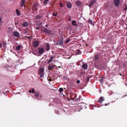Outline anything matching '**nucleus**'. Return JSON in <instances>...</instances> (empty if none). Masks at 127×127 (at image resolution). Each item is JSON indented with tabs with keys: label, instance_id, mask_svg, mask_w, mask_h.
<instances>
[{
	"label": "nucleus",
	"instance_id": "nucleus-19",
	"mask_svg": "<svg viewBox=\"0 0 127 127\" xmlns=\"http://www.w3.org/2000/svg\"><path fill=\"white\" fill-rule=\"evenodd\" d=\"M53 56H51L50 58V59L47 62V63L48 64H49L53 60Z\"/></svg>",
	"mask_w": 127,
	"mask_h": 127
},
{
	"label": "nucleus",
	"instance_id": "nucleus-31",
	"mask_svg": "<svg viewBox=\"0 0 127 127\" xmlns=\"http://www.w3.org/2000/svg\"><path fill=\"white\" fill-rule=\"evenodd\" d=\"M60 6L61 7H63V5L62 3V2H61L60 3Z\"/></svg>",
	"mask_w": 127,
	"mask_h": 127
},
{
	"label": "nucleus",
	"instance_id": "nucleus-47",
	"mask_svg": "<svg viewBox=\"0 0 127 127\" xmlns=\"http://www.w3.org/2000/svg\"><path fill=\"white\" fill-rule=\"evenodd\" d=\"M48 25H46L45 26L46 27H47L48 26Z\"/></svg>",
	"mask_w": 127,
	"mask_h": 127
},
{
	"label": "nucleus",
	"instance_id": "nucleus-56",
	"mask_svg": "<svg viewBox=\"0 0 127 127\" xmlns=\"http://www.w3.org/2000/svg\"><path fill=\"white\" fill-rule=\"evenodd\" d=\"M59 68H60V66H59Z\"/></svg>",
	"mask_w": 127,
	"mask_h": 127
},
{
	"label": "nucleus",
	"instance_id": "nucleus-16",
	"mask_svg": "<svg viewBox=\"0 0 127 127\" xmlns=\"http://www.w3.org/2000/svg\"><path fill=\"white\" fill-rule=\"evenodd\" d=\"M54 66H55L54 65H49L48 66V69L50 70H52L53 68H54Z\"/></svg>",
	"mask_w": 127,
	"mask_h": 127
},
{
	"label": "nucleus",
	"instance_id": "nucleus-33",
	"mask_svg": "<svg viewBox=\"0 0 127 127\" xmlns=\"http://www.w3.org/2000/svg\"><path fill=\"white\" fill-rule=\"evenodd\" d=\"M88 22L89 23H91L92 22V20H89Z\"/></svg>",
	"mask_w": 127,
	"mask_h": 127
},
{
	"label": "nucleus",
	"instance_id": "nucleus-52",
	"mask_svg": "<svg viewBox=\"0 0 127 127\" xmlns=\"http://www.w3.org/2000/svg\"><path fill=\"white\" fill-rule=\"evenodd\" d=\"M25 30L26 31V30H27V29H25Z\"/></svg>",
	"mask_w": 127,
	"mask_h": 127
},
{
	"label": "nucleus",
	"instance_id": "nucleus-51",
	"mask_svg": "<svg viewBox=\"0 0 127 127\" xmlns=\"http://www.w3.org/2000/svg\"><path fill=\"white\" fill-rule=\"evenodd\" d=\"M127 96V95H124V97L126 96Z\"/></svg>",
	"mask_w": 127,
	"mask_h": 127
},
{
	"label": "nucleus",
	"instance_id": "nucleus-34",
	"mask_svg": "<svg viewBox=\"0 0 127 127\" xmlns=\"http://www.w3.org/2000/svg\"><path fill=\"white\" fill-rule=\"evenodd\" d=\"M103 79H100V82L101 83L102 82H103Z\"/></svg>",
	"mask_w": 127,
	"mask_h": 127
},
{
	"label": "nucleus",
	"instance_id": "nucleus-40",
	"mask_svg": "<svg viewBox=\"0 0 127 127\" xmlns=\"http://www.w3.org/2000/svg\"><path fill=\"white\" fill-rule=\"evenodd\" d=\"M109 104V103H108L107 104L106 103L105 104V106H106L107 105H108Z\"/></svg>",
	"mask_w": 127,
	"mask_h": 127
},
{
	"label": "nucleus",
	"instance_id": "nucleus-18",
	"mask_svg": "<svg viewBox=\"0 0 127 127\" xmlns=\"http://www.w3.org/2000/svg\"><path fill=\"white\" fill-rule=\"evenodd\" d=\"M76 21L75 20H74L71 22V24L74 26H77V25L76 24Z\"/></svg>",
	"mask_w": 127,
	"mask_h": 127
},
{
	"label": "nucleus",
	"instance_id": "nucleus-44",
	"mask_svg": "<svg viewBox=\"0 0 127 127\" xmlns=\"http://www.w3.org/2000/svg\"><path fill=\"white\" fill-rule=\"evenodd\" d=\"M2 44L1 43H0V48H1V46Z\"/></svg>",
	"mask_w": 127,
	"mask_h": 127
},
{
	"label": "nucleus",
	"instance_id": "nucleus-32",
	"mask_svg": "<svg viewBox=\"0 0 127 127\" xmlns=\"http://www.w3.org/2000/svg\"><path fill=\"white\" fill-rule=\"evenodd\" d=\"M53 15L54 16H57V14L55 13H53Z\"/></svg>",
	"mask_w": 127,
	"mask_h": 127
},
{
	"label": "nucleus",
	"instance_id": "nucleus-26",
	"mask_svg": "<svg viewBox=\"0 0 127 127\" xmlns=\"http://www.w3.org/2000/svg\"><path fill=\"white\" fill-rule=\"evenodd\" d=\"M41 17L40 16L38 15L36 16V19H39L41 18Z\"/></svg>",
	"mask_w": 127,
	"mask_h": 127
},
{
	"label": "nucleus",
	"instance_id": "nucleus-24",
	"mask_svg": "<svg viewBox=\"0 0 127 127\" xmlns=\"http://www.w3.org/2000/svg\"><path fill=\"white\" fill-rule=\"evenodd\" d=\"M50 0H44L43 2V3L44 5H46L47 3V2Z\"/></svg>",
	"mask_w": 127,
	"mask_h": 127
},
{
	"label": "nucleus",
	"instance_id": "nucleus-37",
	"mask_svg": "<svg viewBox=\"0 0 127 127\" xmlns=\"http://www.w3.org/2000/svg\"><path fill=\"white\" fill-rule=\"evenodd\" d=\"M87 81H89V77H88L87 78Z\"/></svg>",
	"mask_w": 127,
	"mask_h": 127
},
{
	"label": "nucleus",
	"instance_id": "nucleus-4",
	"mask_svg": "<svg viewBox=\"0 0 127 127\" xmlns=\"http://www.w3.org/2000/svg\"><path fill=\"white\" fill-rule=\"evenodd\" d=\"M38 49L39 53L40 55H42L45 51L43 48L42 47L38 48Z\"/></svg>",
	"mask_w": 127,
	"mask_h": 127
},
{
	"label": "nucleus",
	"instance_id": "nucleus-48",
	"mask_svg": "<svg viewBox=\"0 0 127 127\" xmlns=\"http://www.w3.org/2000/svg\"><path fill=\"white\" fill-rule=\"evenodd\" d=\"M6 44H5V45L4 44V47H5V46H6Z\"/></svg>",
	"mask_w": 127,
	"mask_h": 127
},
{
	"label": "nucleus",
	"instance_id": "nucleus-50",
	"mask_svg": "<svg viewBox=\"0 0 127 127\" xmlns=\"http://www.w3.org/2000/svg\"><path fill=\"white\" fill-rule=\"evenodd\" d=\"M126 29L127 30V26L126 27Z\"/></svg>",
	"mask_w": 127,
	"mask_h": 127
},
{
	"label": "nucleus",
	"instance_id": "nucleus-14",
	"mask_svg": "<svg viewBox=\"0 0 127 127\" xmlns=\"http://www.w3.org/2000/svg\"><path fill=\"white\" fill-rule=\"evenodd\" d=\"M82 67L84 69H86L87 68L88 65L86 64L83 63L82 65Z\"/></svg>",
	"mask_w": 127,
	"mask_h": 127
},
{
	"label": "nucleus",
	"instance_id": "nucleus-20",
	"mask_svg": "<svg viewBox=\"0 0 127 127\" xmlns=\"http://www.w3.org/2000/svg\"><path fill=\"white\" fill-rule=\"evenodd\" d=\"M76 4L77 6H79L81 4V2L80 1H77L76 2Z\"/></svg>",
	"mask_w": 127,
	"mask_h": 127
},
{
	"label": "nucleus",
	"instance_id": "nucleus-55",
	"mask_svg": "<svg viewBox=\"0 0 127 127\" xmlns=\"http://www.w3.org/2000/svg\"><path fill=\"white\" fill-rule=\"evenodd\" d=\"M26 33V32H25V33Z\"/></svg>",
	"mask_w": 127,
	"mask_h": 127
},
{
	"label": "nucleus",
	"instance_id": "nucleus-9",
	"mask_svg": "<svg viewBox=\"0 0 127 127\" xmlns=\"http://www.w3.org/2000/svg\"><path fill=\"white\" fill-rule=\"evenodd\" d=\"M32 93H35L34 95L36 97H38L39 95V93L38 92H35L34 91V89H32Z\"/></svg>",
	"mask_w": 127,
	"mask_h": 127
},
{
	"label": "nucleus",
	"instance_id": "nucleus-27",
	"mask_svg": "<svg viewBox=\"0 0 127 127\" xmlns=\"http://www.w3.org/2000/svg\"><path fill=\"white\" fill-rule=\"evenodd\" d=\"M127 9V5L126 4H125L124 6V10H126Z\"/></svg>",
	"mask_w": 127,
	"mask_h": 127
},
{
	"label": "nucleus",
	"instance_id": "nucleus-11",
	"mask_svg": "<svg viewBox=\"0 0 127 127\" xmlns=\"http://www.w3.org/2000/svg\"><path fill=\"white\" fill-rule=\"evenodd\" d=\"M70 96L72 98H75L76 97L77 95L76 94L74 93H71L70 94Z\"/></svg>",
	"mask_w": 127,
	"mask_h": 127
},
{
	"label": "nucleus",
	"instance_id": "nucleus-35",
	"mask_svg": "<svg viewBox=\"0 0 127 127\" xmlns=\"http://www.w3.org/2000/svg\"><path fill=\"white\" fill-rule=\"evenodd\" d=\"M80 81L79 80H78L77 81V84H79L80 83Z\"/></svg>",
	"mask_w": 127,
	"mask_h": 127
},
{
	"label": "nucleus",
	"instance_id": "nucleus-46",
	"mask_svg": "<svg viewBox=\"0 0 127 127\" xmlns=\"http://www.w3.org/2000/svg\"><path fill=\"white\" fill-rule=\"evenodd\" d=\"M57 114H59V111H58V112H57V113H56Z\"/></svg>",
	"mask_w": 127,
	"mask_h": 127
},
{
	"label": "nucleus",
	"instance_id": "nucleus-10",
	"mask_svg": "<svg viewBox=\"0 0 127 127\" xmlns=\"http://www.w3.org/2000/svg\"><path fill=\"white\" fill-rule=\"evenodd\" d=\"M45 49L47 51H48L50 49V47L49 44L48 43L46 44L45 45Z\"/></svg>",
	"mask_w": 127,
	"mask_h": 127
},
{
	"label": "nucleus",
	"instance_id": "nucleus-42",
	"mask_svg": "<svg viewBox=\"0 0 127 127\" xmlns=\"http://www.w3.org/2000/svg\"><path fill=\"white\" fill-rule=\"evenodd\" d=\"M1 18H0V23H1Z\"/></svg>",
	"mask_w": 127,
	"mask_h": 127
},
{
	"label": "nucleus",
	"instance_id": "nucleus-54",
	"mask_svg": "<svg viewBox=\"0 0 127 127\" xmlns=\"http://www.w3.org/2000/svg\"><path fill=\"white\" fill-rule=\"evenodd\" d=\"M4 95H5V93H4Z\"/></svg>",
	"mask_w": 127,
	"mask_h": 127
},
{
	"label": "nucleus",
	"instance_id": "nucleus-22",
	"mask_svg": "<svg viewBox=\"0 0 127 127\" xmlns=\"http://www.w3.org/2000/svg\"><path fill=\"white\" fill-rule=\"evenodd\" d=\"M22 25L24 27H26L28 25V23L26 22H25L22 24Z\"/></svg>",
	"mask_w": 127,
	"mask_h": 127
},
{
	"label": "nucleus",
	"instance_id": "nucleus-28",
	"mask_svg": "<svg viewBox=\"0 0 127 127\" xmlns=\"http://www.w3.org/2000/svg\"><path fill=\"white\" fill-rule=\"evenodd\" d=\"M70 40V39H68L65 42V44L69 42V41Z\"/></svg>",
	"mask_w": 127,
	"mask_h": 127
},
{
	"label": "nucleus",
	"instance_id": "nucleus-58",
	"mask_svg": "<svg viewBox=\"0 0 127 127\" xmlns=\"http://www.w3.org/2000/svg\"><path fill=\"white\" fill-rule=\"evenodd\" d=\"M10 84H11V83H10Z\"/></svg>",
	"mask_w": 127,
	"mask_h": 127
},
{
	"label": "nucleus",
	"instance_id": "nucleus-25",
	"mask_svg": "<svg viewBox=\"0 0 127 127\" xmlns=\"http://www.w3.org/2000/svg\"><path fill=\"white\" fill-rule=\"evenodd\" d=\"M16 13H17V15L19 16L20 15V12L18 10V9H17L16 10Z\"/></svg>",
	"mask_w": 127,
	"mask_h": 127
},
{
	"label": "nucleus",
	"instance_id": "nucleus-53",
	"mask_svg": "<svg viewBox=\"0 0 127 127\" xmlns=\"http://www.w3.org/2000/svg\"><path fill=\"white\" fill-rule=\"evenodd\" d=\"M1 90H0V93H1Z\"/></svg>",
	"mask_w": 127,
	"mask_h": 127
},
{
	"label": "nucleus",
	"instance_id": "nucleus-29",
	"mask_svg": "<svg viewBox=\"0 0 127 127\" xmlns=\"http://www.w3.org/2000/svg\"><path fill=\"white\" fill-rule=\"evenodd\" d=\"M63 91V89L62 88H59V91L60 92H62Z\"/></svg>",
	"mask_w": 127,
	"mask_h": 127
},
{
	"label": "nucleus",
	"instance_id": "nucleus-38",
	"mask_svg": "<svg viewBox=\"0 0 127 127\" xmlns=\"http://www.w3.org/2000/svg\"><path fill=\"white\" fill-rule=\"evenodd\" d=\"M26 37H27V38H31V37L30 36H26Z\"/></svg>",
	"mask_w": 127,
	"mask_h": 127
},
{
	"label": "nucleus",
	"instance_id": "nucleus-23",
	"mask_svg": "<svg viewBox=\"0 0 127 127\" xmlns=\"http://www.w3.org/2000/svg\"><path fill=\"white\" fill-rule=\"evenodd\" d=\"M95 58L96 60H98L99 58L98 55L97 54H95Z\"/></svg>",
	"mask_w": 127,
	"mask_h": 127
},
{
	"label": "nucleus",
	"instance_id": "nucleus-5",
	"mask_svg": "<svg viewBox=\"0 0 127 127\" xmlns=\"http://www.w3.org/2000/svg\"><path fill=\"white\" fill-rule=\"evenodd\" d=\"M120 0H114V2L115 6L117 7L119 5Z\"/></svg>",
	"mask_w": 127,
	"mask_h": 127
},
{
	"label": "nucleus",
	"instance_id": "nucleus-6",
	"mask_svg": "<svg viewBox=\"0 0 127 127\" xmlns=\"http://www.w3.org/2000/svg\"><path fill=\"white\" fill-rule=\"evenodd\" d=\"M63 38H62L60 39H59L58 41L57 42V45H63Z\"/></svg>",
	"mask_w": 127,
	"mask_h": 127
},
{
	"label": "nucleus",
	"instance_id": "nucleus-1",
	"mask_svg": "<svg viewBox=\"0 0 127 127\" xmlns=\"http://www.w3.org/2000/svg\"><path fill=\"white\" fill-rule=\"evenodd\" d=\"M42 31L45 34L47 33L50 35H52L53 34L51 30L48 29L45 27H43L42 29Z\"/></svg>",
	"mask_w": 127,
	"mask_h": 127
},
{
	"label": "nucleus",
	"instance_id": "nucleus-12",
	"mask_svg": "<svg viewBox=\"0 0 127 127\" xmlns=\"http://www.w3.org/2000/svg\"><path fill=\"white\" fill-rule=\"evenodd\" d=\"M66 6L69 9L71 7L72 5L70 3L67 2L66 3Z\"/></svg>",
	"mask_w": 127,
	"mask_h": 127
},
{
	"label": "nucleus",
	"instance_id": "nucleus-13",
	"mask_svg": "<svg viewBox=\"0 0 127 127\" xmlns=\"http://www.w3.org/2000/svg\"><path fill=\"white\" fill-rule=\"evenodd\" d=\"M25 0H22L21 2V7H23L24 6V7H25Z\"/></svg>",
	"mask_w": 127,
	"mask_h": 127
},
{
	"label": "nucleus",
	"instance_id": "nucleus-45",
	"mask_svg": "<svg viewBox=\"0 0 127 127\" xmlns=\"http://www.w3.org/2000/svg\"><path fill=\"white\" fill-rule=\"evenodd\" d=\"M68 20L69 21H70L71 20V19L69 18L68 19Z\"/></svg>",
	"mask_w": 127,
	"mask_h": 127
},
{
	"label": "nucleus",
	"instance_id": "nucleus-17",
	"mask_svg": "<svg viewBox=\"0 0 127 127\" xmlns=\"http://www.w3.org/2000/svg\"><path fill=\"white\" fill-rule=\"evenodd\" d=\"M104 99H103V97L102 96H101L99 99L98 102L100 103H101L102 102V101L104 100Z\"/></svg>",
	"mask_w": 127,
	"mask_h": 127
},
{
	"label": "nucleus",
	"instance_id": "nucleus-3",
	"mask_svg": "<svg viewBox=\"0 0 127 127\" xmlns=\"http://www.w3.org/2000/svg\"><path fill=\"white\" fill-rule=\"evenodd\" d=\"M13 35L17 37H18L20 36V34L19 32L16 31H14L13 32Z\"/></svg>",
	"mask_w": 127,
	"mask_h": 127
},
{
	"label": "nucleus",
	"instance_id": "nucleus-7",
	"mask_svg": "<svg viewBox=\"0 0 127 127\" xmlns=\"http://www.w3.org/2000/svg\"><path fill=\"white\" fill-rule=\"evenodd\" d=\"M38 6V4L37 3H35L32 7V10L36 11L37 10V7Z\"/></svg>",
	"mask_w": 127,
	"mask_h": 127
},
{
	"label": "nucleus",
	"instance_id": "nucleus-36",
	"mask_svg": "<svg viewBox=\"0 0 127 127\" xmlns=\"http://www.w3.org/2000/svg\"><path fill=\"white\" fill-rule=\"evenodd\" d=\"M39 28H40L39 27H36V29L37 30H39Z\"/></svg>",
	"mask_w": 127,
	"mask_h": 127
},
{
	"label": "nucleus",
	"instance_id": "nucleus-30",
	"mask_svg": "<svg viewBox=\"0 0 127 127\" xmlns=\"http://www.w3.org/2000/svg\"><path fill=\"white\" fill-rule=\"evenodd\" d=\"M77 53H78V54H80L81 53V51L80 50H77Z\"/></svg>",
	"mask_w": 127,
	"mask_h": 127
},
{
	"label": "nucleus",
	"instance_id": "nucleus-57",
	"mask_svg": "<svg viewBox=\"0 0 127 127\" xmlns=\"http://www.w3.org/2000/svg\"><path fill=\"white\" fill-rule=\"evenodd\" d=\"M126 33L127 34V31L126 32Z\"/></svg>",
	"mask_w": 127,
	"mask_h": 127
},
{
	"label": "nucleus",
	"instance_id": "nucleus-8",
	"mask_svg": "<svg viewBox=\"0 0 127 127\" xmlns=\"http://www.w3.org/2000/svg\"><path fill=\"white\" fill-rule=\"evenodd\" d=\"M33 45L34 47H37L39 45V42L37 41H36L33 42Z\"/></svg>",
	"mask_w": 127,
	"mask_h": 127
},
{
	"label": "nucleus",
	"instance_id": "nucleus-41",
	"mask_svg": "<svg viewBox=\"0 0 127 127\" xmlns=\"http://www.w3.org/2000/svg\"><path fill=\"white\" fill-rule=\"evenodd\" d=\"M49 80L50 81H52V78H50L49 79Z\"/></svg>",
	"mask_w": 127,
	"mask_h": 127
},
{
	"label": "nucleus",
	"instance_id": "nucleus-43",
	"mask_svg": "<svg viewBox=\"0 0 127 127\" xmlns=\"http://www.w3.org/2000/svg\"><path fill=\"white\" fill-rule=\"evenodd\" d=\"M29 92L30 93H31L32 92V91L31 90H30L29 91Z\"/></svg>",
	"mask_w": 127,
	"mask_h": 127
},
{
	"label": "nucleus",
	"instance_id": "nucleus-15",
	"mask_svg": "<svg viewBox=\"0 0 127 127\" xmlns=\"http://www.w3.org/2000/svg\"><path fill=\"white\" fill-rule=\"evenodd\" d=\"M96 2V0H92L91 2L90 3L89 5V7H91L94 3Z\"/></svg>",
	"mask_w": 127,
	"mask_h": 127
},
{
	"label": "nucleus",
	"instance_id": "nucleus-39",
	"mask_svg": "<svg viewBox=\"0 0 127 127\" xmlns=\"http://www.w3.org/2000/svg\"><path fill=\"white\" fill-rule=\"evenodd\" d=\"M15 25H16L18 24V22H15Z\"/></svg>",
	"mask_w": 127,
	"mask_h": 127
},
{
	"label": "nucleus",
	"instance_id": "nucleus-49",
	"mask_svg": "<svg viewBox=\"0 0 127 127\" xmlns=\"http://www.w3.org/2000/svg\"><path fill=\"white\" fill-rule=\"evenodd\" d=\"M119 74L121 76H122V75L120 73Z\"/></svg>",
	"mask_w": 127,
	"mask_h": 127
},
{
	"label": "nucleus",
	"instance_id": "nucleus-21",
	"mask_svg": "<svg viewBox=\"0 0 127 127\" xmlns=\"http://www.w3.org/2000/svg\"><path fill=\"white\" fill-rule=\"evenodd\" d=\"M21 47V46L20 45H18L17 46L16 48V50H18L20 49Z\"/></svg>",
	"mask_w": 127,
	"mask_h": 127
},
{
	"label": "nucleus",
	"instance_id": "nucleus-2",
	"mask_svg": "<svg viewBox=\"0 0 127 127\" xmlns=\"http://www.w3.org/2000/svg\"><path fill=\"white\" fill-rule=\"evenodd\" d=\"M44 69L43 68L41 67L40 68L38 71V74L40 75V77H42L44 76L43 74Z\"/></svg>",
	"mask_w": 127,
	"mask_h": 127
}]
</instances>
